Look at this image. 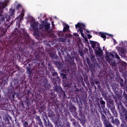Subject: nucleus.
Masks as SVG:
<instances>
[{
    "mask_svg": "<svg viewBox=\"0 0 127 127\" xmlns=\"http://www.w3.org/2000/svg\"><path fill=\"white\" fill-rule=\"evenodd\" d=\"M117 109L119 111L121 119L127 122V110L123 104L117 106Z\"/></svg>",
    "mask_w": 127,
    "mask_h": 127,
    "instance_id": "f257e3e1",
    "label": "nucleus"
},
{
    "mask_svg": "<svg viewBox=\"0 0 127 127\" xmlns=\"http://www.w3.org/2000/svg\"><path fill=\"white\" fill-rule=\"evenodd\" d=\"M122 97L123 95L121 94L117 95L116 97H114V99L117 106H120V105H123V103H122V102H121V101H122Z\"/></svg>",
    "mask_w": 127,
    "mask_h": 127,
    "instance_id": "f03ea898",
    "label": "nucleus"
},
{
    "mask_svg": "<svg viewBox=\"0 0 127 127\" xmlns=\"http://www.w3.org/2000/svg\"><path fill=\"white\" fill-rule=\"evenodd\" d=\"M121 102L124 104V105L127 108V94L126 93V90H124L123 95H122V98L121 99Z\"/></svg>",
    "mask_w": 127,
    "mask_h": 127,
    "instance_id": "7ed1b4c3",
    "label": "nucleus"
},
{
    "mask_svg": "<svg viewBox=\"0 0 127 127\" xmlns=\"http://www.w3.org/2000/svg\"><path fill=\"white\" fill-rule=\"evenodd\" d=\"M107 106L109 109H112L115 108V105H114V100L112 99H109L107 101Z\"/></svg>",
    "mask_w": 127,
    "mask_h": 127,
    "instance_id": "20e7f679",
    "label": "nucleus"
},
{
    "mask_svg": "<svg viewBox=\"0 0 127 127\" xmlns=\"http://www.w3.org/2000/svg\"><path fill=\"white\" fill-rule=\"evenodd\" d=\"M54 89L55 92H56L57 94H58L59 92L62 90V87L59 86H58V85H57V82H54Z\"/></svg>",
    "mask_w": 127,
    "mask_h": 127,
    "instance_id": "39448f33",
    "label": "nucleus"
},
{
    "mask_svg": "<svg viewBox=\"0 0 127 127\" xmlns=\"http://www.w3.org/2000/svg\"><path fill=\"white\" fill-rule=\"evenodd\" d=\"M78 29H83V30H84V29H85V28H86V25H85V24L83 23H80L78 22L77 23V24L76 25H75V28H78Z\"/></svg>",
    "mask_w": 127,
    "mask_h": 127,
    "instance_id": "423d86ee",
    "label": "nucleus"
},
{
    "mask_svg": "<svg viewBox=\"0 0 127 127\" xmlns=\"http://www.w3.org/2000/svg\"><path fill=\"white\" fill-rule=\"evenodd\" d=\"M111 120V123L113 124V125H115V126H117V127H119L120 126V120L118 119L117 118L114 119V117H111L110 118Z\"/></svg>",
    "mask_w": 127,
    "mask_h": 127,
    "instance_id": "0eeeda50",
    "label": "nucleus"
},
{
    "mask_svg": "<svg viewBox=\"0 0 127 127\" xmlns=\"http://www.w3.org/2000/svg\"><path fill=\"white\" fill-rule=\"evenodd\" d=\"M58 96L60 98H64V99H65L66 98V93L65 91L63 90V89L61 90V91L58 93Z\"/></svg>",
    "mask_w": 127,
    "mask_h": 127,
    "instance_id": "6e6552de",
    "label": "nucleus"
},
{
    "mask_svg": "<svg viewBox=\"0 0 127 127\" xmlns=\"http://www.w3.org/2000/svg\"><path fill=\"white\" fill-rule=\"evenodd\" d=\"M55 65L56 66V67H58V69H61V68H62V67L63 66V64H62V63L60 62H55V61H53Z\"/></svg>",
    "mask_w": 127,
    "mask_h": 127,
    "instance_id": "1a4fd4ad",
    "label": "nucleus"
},
{
    "mask_svg": "<svg viewBox=\"0 0 127 127\" xmlns=\"http://www.w3.org/2000/svg\"><path fill=\"white\" fill-rule=\"evenodd\" d=\"M101 120L104 125H106V124H108V123H110V121L107 120V117H106V116L102 113H101Z\"/></svg>",
    "mask_w": 127,
    "mask_h": 127,
    "instance_id": "9d476101",
    "label": "nucleus"
},
{
    "mask_svg": "<svg viewBox=\"0 0 127 127\" xmlns=\"http://www.w3.org/2000/svg\"><path fill=\"white\" fill-rule=\"evenodd\" d=\"M97 35H99V36H101V37H102V38H103V40L105 41V40H106V39H107V36L106 35H107V33H103V32H98V33H96Z\"/></svg>",
    "mask_w": 127,
    "mask_h": 127,
    "instance_id": "9b49d317",
    "label": "nucleus"
},
{
    "mask_svg": "<svg viewBox=\"0 0 127 127\" xmlns=\"http://www.w3.org/2000/svg\"><path fill=\"white\" fill-rule=\"evenodd\" d=\"M61 70H62L63 73H68V72H69V66L68 65H66V66L64 67L63 65Z\"/></svg>",
    "mask_w": 127,
    "mask_h": 127,
    "instance_id": "f8f14e48",
    "label": "nucleus"
},
{
    "mask_svg": "<svg viewBox=\"0 0 127 127\" xmlns=\"http://www.w3.org/2000/svg\"><path fill=\"white\" fill-rule=\"evenodd\" d=\"M23 38L22 37H16L15 38V40L16 41V43H23V41H22Z\"/></svg>",
    "mask_w": 127,
    "mask_h": 127,
    "instance_id": "ddd939ff",
    "label": "nucleus"
},
{
    "mask_svg": "<svg viewBox=\"0 0 127 127\" xmlns=\"http://www.w3.org/2000/svg\"><path fill=\"white\" fill-rule=\"evenodd\" d=\"M100 103L101 105L102 110H104L106 105V102L104 100H103V98L102 97L100 98Z\"/></svg>",
    "mask_w": 127,
    "mask_h": 127,
    "instance_id": "4468645a",
    "label": "nucleus"
},
{
    "mask_svg": "<svg viewBox=\"0 0 127 127\" xmlns=\"http://www.w3.org/2000/svg\"><path fill=\"white\" fill-rule=\"evenodd\" d=\"M44 29L46 31L49 30V29H50V23L46 22L45 24H44Z\"/></svg>",
    "mask_w": 127,
    "mask_h": 127,
    "instance_id": "2eb2a0df",
    "label": "nucleus"
},
{
    "mask_svg": "<svg viewBox=\"0 0 127 127\" xmlns=\"http://www.w3.org/2000/svg\"><path fill=\"white\" fill-rule=\"evenodd\" d=\"M16 10H18V12H19V11H20V10H22V11H23V8L22 7V5H21V4L18 3L17 4V5H16Z\"/></svg>",
    "mask_w": 127,
    "mask_h": 127,
    "instance_id": "dca6fc26",
    "label": "nucleus"
},
{
    "mask_svg": "<svg viewBox=\"0 0 127 127\" xmlns=\"http://www.w3.org/2000/svg\"><path fill=\"white\" fill-rule=\"evenodd\" d=\"M96 55H98V56H103V51L99 48L98 51L97 50H95Z\"/></svg>",
    "mask_w": 127,
    "mask_h": 127,
    "instance_id": "f3484780",
    "label": "nucleus"
},
{
    "mask_svg": "<svg viewBox=\"0 0 127 127\" xmlns=\"http://www.w3.org/2000/svg\"><path fill=\"white\" fill-rule=\"evenodd\" d=\"M6 5H7L4 2H2L0 3V11H2V10H3V8H5V7H6Z\"/></svg>",
    "mask_w": 127,
    "mask_h": 127,
    "instance_id": "a211bd4d",
    "label": "nucleus"
},
{
    "mask_svg": "<svg viewBox=\"0 0 127 127\" xmlns=\"http://www.w3.org/2000/svg\"><path fill=\"white\" fill-rule=\"evenodd\" d=\"M50 57L52 60H54V59H56L57 60L58 58H59L58 56L54 53L50 54Z\"/></svg>",
    "mask_w": 127,
    "mask_h": 127,
    "instance_id": "6ab92c4d",
    "label": "nucleus"
},
{
    "mask_svg": "<svg viewBox=\"0 0 127 127\" xmlns=\"http://www.w3.org/2000/svg\"><path fill=\"white\" fill-rule=\"evenodd\" d=\"M119 83L120 84L121 87H122V88H123L124 90H125V88L126 87H125V84H124V79L121 77H119Z\"/></svg>",
    "mask_w": 127,
    "mask_h": 127,
    "instance_id": "aec40b11",
    "label": "nucleus"
},
{
    "mask_svg": "<svg viewBox=\"0 0 127 127\" xmlns=\"http://www.w3.org/2000/svg\"><path fill=\"white\" fill-rule=\"evenodd\" d=\"M108 63L110 64V66H111L112 69H115L116 68V63H115V62H113V60H109Z\"/></svg>",
    "mask_w": 127,
    "mask_h": 127,
    "instance_id": "412c9836",
    "label": "nucleus"
},
{
    "mask_svg": "<svg viewBox=\"0 0 127 127\" xmlns=\"http://www.w3.org/2000/svg\"><path fill=\"white\" fill-rule=\"evenodd\" d=\"M110 110L112 112L113 115L114 116V117H116V118H117V117H118V113L117 112V110H116V107L111 108Z\"/></svg>",
    "mask_w": 127,
    "mask_h": 127,
    "instance_id": "4be33fe9",
    "label": "nucleus"
},
{
    "mask_svg": "<svg viewBox=\"0 0 127 127\" xmlns=\"http://www.w3.org/2000/svg\"><path fill=\"white\" fill-rule=\"evenodd\" d=\"M43 120H44V124L45 126H46V127H53V125H52V124L49 122V121H48V122L47 124V121H46V120H45V118H44Z\"/></svg>",
    "mask_w": 127,
    "mask_h": 127,
    "instance_id": "5701e85b",
    "label": "nucleus"
},
{
    "mask_svg": "<svg viewBox=\"0 0 127 127\" xmlns=\"http://www.w3.org/2000/svg\"><path fill=\"white\" fill-rule=\"evenodd\" d=\"M14 11H15V8L12 9V7H11L9 9V14L10 16H13V15H15Z\"/></svg>",
    "mask_w": 127,
    "mask_h": 127,
    "instance_id": "b1692460",
    "label": "nucleus"
},
{
    "mask_svg": "<svg viewBox=\"0 0 127 127\" xmlns=\"http://www.w3.org/2000/svg\"><path fill=\"white\" fill-rule=\"evenodd\" d=\"M4 19H5L6 20V21H7V22H8V21H9V20H10V19H11V18H10V15H6L5 18H4V17L2 18H1L2 22H3V21H4Z\"/></svg>",
    "mask_w": 127,
    "mask_h": 127,
    "instance_id": "393cba45",
    "label": "nucleus"
},
{
    "mask_svg": "<svg viewBox=\"0 0 127 127\" xmlns=\"http://www.w3.org/2000/svg\"><path fill=\"white\" fill-rule=\"evenodd\" d=\"M48 69L49 70V71L51 72H53L54 70H55L54 68H53V66L52 65V64H51V63H49L48 64Z\"/></svg>",
    "mask_w": 127,
    "mask_h": 127,
    "instance_id": "a878e982",
    "label": "nucleus"
},
{
    "mask_svg": "<svg viewBox=\"0 0 127 127\" xmlns=\"http://www.w3.org/2000/svg\"><path fill=\"white\" fill-rule=\"evenodd\" d=\"M26 71L29 75V76H31L32 75V69L30 67H26Z\"/></svg>",
    "mask_w": 127,
    "mask_h": 127,
    "instance_id": "bb28decb",
    "label": "nucleus"
},
{
    "mask_svg": "<svg viewBox=\"0 0 127 127\" xmlns=\"http://www.w3.org/2000/svg\"><path fill=\"white\" fill-rule=\"evenodd\" d=\"M23 32L24 33V39H25V40H28V39H29V35H28V34L25 32V30H23Z\"/></svg>",
    "mask_w": 127,
    "mask_h": 127,
    "instance_id": "cd10ccee",
    "label": "nucleus"
},
{
    "mask_svg": "<svg viewBox=\"0 0 127 127\" xmlns=\"http://www.w3.org/2000/svg\"><path fill=\"white\" fill-rule=\"evenodd\" d=\"M69 28H70V26H69V25H68V24L64 25V29H63V32H67L68 31V30H69Z\"/></svg>",
    "mask_w": 127,
    "mask_h": 127,
    "instance_id": "c85d7f7f",
    "label": "nucleus"
},
{
    "mask_svg": "<svg viewBox=\"0 0 127 127\" xmlns=\"http://www.w3.org/2000/svg\"><path fill=\"white\" fill-rule=\"evenodd\" d=\"M90 60L93 63H96L97 62V59H96V57L94 55L90 56Z\"/></svg>",
    "mask_w": 127,
    "mask_h": 127,
    "instance_id": "c756f323",
    "label": "nucleus"
},
{
    "mask_svg": "<svg viewBox=\"0 0 127 127\" xmlns=\"http://www.w3.org/2000/svg\"><path fill=\"white\" fill-rule=\"evenodd\" d=\"M23 16H24V13H23V12H22L21 14L18 16V17L17 18V19H18V20H19L20 21H21L23 20Z\"/></svg>",
    "mask_w": 127,
    "mask_h": 127,
    "instance_id": "7c9ffc66",
    "label": "nucleus"
},
{
    "mask_svg": "<svg viewBox=\"0 0 127 127\" xmlns=\"http://www.w3.org/2000/svg\"><path fill=\"white\" fill-rule=\"evenodd\" d=\"M90 43L91 44V47L95 50L96 48V45H97V42L91 41Z\"/></svg>",
    "mask_w": 127,
    "mask_h": 127,
    "instance_id": "2f4dec72",
    "label": "nucleus"
},
{
    "mask_svg": "<svg viewBox=\"0 0 127 127\" xmlns=\"http://www.w3.org/2000/svg\"><path fill=\"white\" fill-rule=\"evenodd\" d=\"M121 119L122 121V123L121 124V126L122 127H127V121H125V120H123V119Z\"/></svg>",
    "mask_w": 127,
    "mask_h": 127,
    "instance_id": "473e14b6",
    "label": "nucleus"
},
{
    "mask_svg": "<svg viewBox=\"0 0 127 127\" xmlns=\"http://www.w3.org/2000/svg\"><path fill=\"white\" fill-rule=\"evenodd\" d=\"M38 25L37 23H36V22H34V23H33V24H32V27L33 29H38V28H37Z\"/></svg>",
    "mask_w": 127,
    "mask_h": 127,
    "instance_id": "72a5a7b5",
    "label": "nucleus"
},
{
    "mask_svg": "<svg viewBox=\"0 0 127 127\" xmlns=\"http://www.w3.org/2000/svg\"><path fill=\"white\" fill-rule=\"evenodd\" d=\"M51 73L53 77H56L57 76H58V73H57L55 70L51 72Z\"/></svg>",
    "mask_w": 127,
    "mask_h": 127,
    "instance_id": "f704fd0d",
    "label": "nucleus"
},
{
    "mask_svg": "<svg viewBox=\"0 0 127 127\" xmlns=\"http://www.w3.org/2000/svg\"><path fill=\"white\" fill-rule=\"evenodd\" d=\"M12 23H13V21H12L11 22L9 23L8 24L6 23H4V25L5 27H6V28H8V27H9V26H10V25Z\"/></svg>",
    "mask_w": 127,
    "mask_h": 127,
    "instance_id": "c9c22d12",
    "label": "nucleus"
},
{
    "mask_svg": "<svg viewBox=\"0 0 127 127\" xmlns=\"http://www.w3.org/2000/svg\"><path fill=\"white\" fill-rule=\"evenodd\" d=\"M78 31L80 32L82 37H83V38H85V35L84 34V33H83V32H84V30L83 29H81L80 28V29H78Z\"/></svg>",
    "mask_w": 127,
    "mask_h": 127,
    "instance_id": "e433bc0d",
    "label": "nucleus"
},
{
    "mask_svg": "<svg viewBox=\"0 0 127 127\" xmlns=\"http://www.w3.org/2000/svg\"><path fill=\"white\" fill-rule=\"evenodd\" d=\"M69 64L70 66H76V64H75V61L74 60H71V61L69 62Z\"/></svg>",
    "mask_w": 127,
    "mask_h": 127,
    "instance_id": "4c0bfd02",
    "label": "nucleus"
},
{
    "mask_svg": "<svg viewBox=\"0 0 127 127\" xmlns=\"http://www.w3.org/2000/svg\"><path fill=\"white\" fill-rule=\"evenodd\" d=\"M34 30H35V32L34 33V35L37 37L39 36V32L38 31V29H36Z\"/></svg>",
    "mask_w": 127,
    "mask_h": 127,
    "instance_id": "58836bf2",
    "label": "nucleus"
},
{
    "mask_svg": "<svg viewBox=\"0 0 127 127\" xmlns=\"http://www.w3.org/2000/svg\"><path fill=\"white\" fill-rule=\"evenodd\" d=\"M60 76H61V77L62 78V79H67V77L66 76V74L61 73Z\"/></svg>",
    "mask_w": 127,
    "mask_h": 127,
    "instance_id": "ea45409f",
    "label": "nucleus"
},
{
    "mask_svg": "<svg viewBox=\"0 0 127 127\" xmlns=\"http://www.w3.org/2000/svg\"><path fill=\"white\" fill-rule=\"evenodd\" d=\"M90 112L91 114H95V108L92 105H90Z\"/></svg>",
    "mask_w": 127,
    "mask_h": 127,
    "instance_id": "a19ab883",
    "label": "nucleus"
},
{
    "mask_svg": "<svg viewBox=\"0 0 127 127\" xmlns=\"http://www.w3.org/2000/svg\"><path fill=\"white\" fill-rule=\"evenodd\" d=\"M80 81L82 86L85 88L86 87V85L85 84V83H84V81H83V77L82 76L80 78Z\"/></svg>",
    "mask_w": 127,
    "mask_h": 127,
    "instance_id": "79ce46f5",
    "label": "nucleus"
},
{
    "mask_svg": "<svg viewBox=\"0 0 127 127\" xmlns=\"http://www.w3.org/2000/svg\"><path fill=\"white\" fill-rule=\"evenodd\" d=\"M84 81L87 85H90V83H89V80L88 79V78L84 77Z\"/></svg>",
    "mask_w": 127,
    "mask_h": 127,
    "instance_id": "37998d69",
    "label": "nucleus"
},
{
    "mask_svg": "<svg viewBox=\"0 0 127 127\" xmlns=\"http://www.w3.org/2000/svg\"><path fill=\"white\" fill-rule=\"evenodd\" d=\"M39 119H38V121H39V125L40 127H43V125L42 124V122H41V120L39 118V117H38Z\"/></svg>",
    "mask_w": 127,
    "mask_h": 127,
    "instance_id": "c03bdc74",
    "label": "nucleus"
},
{
    "mask_svg": "<svg viewBox=\"0 0 127 127\" xmlns=\"http://www.w3.org/2000/svg\"><path fill=\"white\" fill-rule=\"evenodd\" d=\"M48 84V80L47 79H45L44 81V87H46V85Z\"/></svg>",
    "mask_w": 127,
    "mask_h": 127,
    "instance_id": "a18cd8bd",
    "label": "nucleus"
},
{
    "mask_svg": "<svg viewBox=\"0 0 127 127\" xmlns=\"http://www.w3.org/2000/svg\"><path fill=\"white\" fill-rule=\"evenodd\" d=\"M89 52L90 56L94 55V53L93 52V49H92L91 48H89Z\"/></svg>",
    "mask_w": 127,
    "mask_h": 127,
    "instance_id": "49530a36",
    "label": "nucleus"
},
{
    "mask_svg": "<svg viewBox=\"0 0 127 127\" xmlns=\"http://www.w3.org/2000/svg\"><path fill=\"white\" fill-rule=\"evenodd\" d=\"M86 63L88 64V65H90L91 64V61H90V59L89 58H86Z\"/></svg>",
    "mask_w": 127,
    "mask_h": 127,
    "instance_id": "de8ad7c7",
    "label": "nucleus"
},
{
    "mask_svg": "<svg viewBox=\"0 0 127 127\" xmlns=\"http://www.w3.org/2000/svg\"><path fill=\"white\" fill-rule=\"evenodd\" d=\"M115 58H116L118 60H121V58H120V56H119L117 53H115Z\"/></svg>",
    "mask_w": 127,
    "mask_h": 127,
    "instance_id": "09e8293b",
    "label": "nucleus"
},
{
    "mask_svg": "<svg viewBox=\"0 0 127 127\" xmlns=\"http://www.w3.org/2000/svg\"><path fill=\"white\" fill-rule=\"evenodd\" d=\"M89 68H90V69H94L95 68V64H90L89 65H88Z\"/></svg>",
    "mask_w": 127,
    "mask_h": 127,
    "instance_id": "8fccbe9b",
    "label": "nucleus"
},
{
    "mask_svg": "<svg viewBox=\"0 0 127 127\" xmlns=\"http://www.w3.org/2000/svg\"><path fill=\"white\" fill-rule=\"evenodd\" d=\"M115 53H116V52H112V53H110V56L112 57V58H115Z\"/></svg>",
    "mask_w": 127,
    "mask_h": 127,
    "instance_id": "3c124183",
    "label": "nucleus"
},
{
    "mask_svg": "<svg viewBox=\"0 0 127 127\" xmlns=\"http://www.w3.org/2000/svg\"><path fill=\"white\" fill-rule=\"evenodd\" d=\"M78 53H79L81 57H84V53L82 51H79Z\"/></svg>",
    "mask_w": 127,
    "mask_h": 127,
    "instance_id": "603ef678",
    "label": "nucleus"
},
{
    "mask_svg": "<svg viewBox=\"0 0 127 127\" xmlns=\"http://www.w3.org/2000/svg\"><path fill=\"white\" fill-rule=\"evenodd\" d=\"M56 77H57L55 78L56 81L55 82H56V83H57V81L58 82H59V81H60V77L59 76H58V75Z\"/></svg>",
    "mask_w": 127,
    "mask_h": 127,
    "instance_id": "864d4df0",
    "label": "nucleus"
},
{
    "mask_svg": "<svg viewBox=\"0 0 127 127\" xmlns=\"http://www.w3.org/2000/svg\"><path fill=\"white\" fill-rule=\"evenodd\" d=\"M23 126L24 127H28V123L27 122H24L23 123Z\"/></svg>",
    "mask_w": 127,
    "mask_h": 127,
    "instance_id": "5fc2aeb1",
    "label": "nucleus"
},
{
    "mask_svg": "<svg viewBox=\"0 0 127 127\" xmlns=\"http://www.w3.org/2000/svg\"><path fill=\"white\" fill-rule=\"evenodd\" d=\"M44 28V24H40L39 29H43Z\"/></svg>",
    "mask_w": 127,
    "mask_h": 127,
    "instance_id": "6e6d98bb",
    "label": "nucleus"
},
{
    "mask_svg": "<svg viewBox=\"0 0 127 127\" xmlns=\"http://www.w3.org/2000/svg\"><path fill=\"white\" fill-rule=\"evenodd\" d=\"M6 29H2V32H3V34H6Z\"/></svg>",
    "mask_w": 127,
    "mask_h": 127,
    "instance_id": "4d7b16f0",
    "label": "nucleus"
},
{
    "mask_svg": "<svg viewBox=\"0 0 127 127\" xmlns=\"http://www.w3.org/2000/svg\"><path fill=\"white\" fill-rule=\"evenodd\" d=\"M5 121L7 124H9V119H8V118L6 117L5 119Z\"/></svg>",
    "mask_w": 127,
    "mask_h": 127,
    "instance_id": "13d9d810",
    "label": "nucleus"
},
{
    "mask_svg": "<svg viewBox=\"0 0 127 127\" xmlns=\"http://www.w3.org/2000/svg\"><path fill=\"white\" fill-rule=\"evenodd\" d=\"M96 50H97V49H99V48H100V44H99L97 42L96 43Z\"/></svg>",
    "mask_w": 127,
    "mask_h": 127,
    "instance_id": "bf43d9fd",
    "label": "nucleus"
},
{
    "mask_svg": "<svg viewBox=\"0 0 127 127\" xmlns=\"http://www.w3.org/2000/svg\"><path fill=\"white\" fill-rule=\"evenodd\" d=\"M35 57L36 59H37V60H38V59H39V57H40V56H39V55H35Z\"/></svg>",
    "mask_w": 127,
    "mask_h": 127,
    "instance_id": "052dcab7",
    "label": "nucleus"
},
{
    "mask_svg": "<svg viewBox=\"0 0 127 127\" xmlns=\"http://www.w3.org/2000/svg\"><path fill=\"white\" fill-rule=\"evenodd\" d=\"M79 121H80L81 124H82V125H84V124H85V120L79 119Z\"/></svg>",
    "mask_w": 127,
    "mask_h": 127,
    "instance_id": "680f3d73",
    "label": "nucleus"
},
{
    "mask_svg": "<svg viewBox=\"0 0 127 127\" xmlns=\"http://www.w3.org/2000/svg\"><path fill=\"white\" fill-rule=\"evenodd\" d=\"M122 65H123V66H124V67H126V66H127V63L124 62L122 63Z\"/></svg>",
    "mask_w": 127,
    "mask_h": 127,
    "instance_id": "e2e57ef3",
    "label": "nucleus"
},
{
    "mask_svg": "<svg viewBox=\"0 0 127 127\" xmlns=\"http://www.w3.org/2000/svg\"><path fill=\"white\" fill-rule=\"evenodd\" d=\"M89 52V50L88 49V48H85L84 49V52H85V53H88V52Z\"/></svg>",
    "mask_w": 127,
    "mask_h": 127,
    "instance_id": "0e129e2a",
    "label": "nucleus"
},
{
    "mask_svg": "<svg viewBox=\"0 0 127 127\" xmlns=\"http://www.w3.org/2000/svg\"><path fill=\"white\" fill-rule=\"evenodd\" d=\"M79 115H81V116H82V108H79Z\"/></svg>",
    "mask_w": 127,
    "mask_h": 127,
    "instance_id": "69168bd1",
    "label": "nucleus"
},
{
    "mask_svg": "<svg viewBox=\"0 0 127 127\" xmlns=\"http://www.w3.org/2000/svg\"><path fill=\"white\" fill-rule=\"evenodd\" d=\"M90 84H91V86H92V87L95 86V82H94L93 81L91 82Z\"/></svg>",
    "mask_w": 127,
    "mask_h": 127,
    "instance_id": "338daca9",
    "label": "nucleus"
},
{
    "mask_svg": "<svg viewBox=\"0 0 127 127\" xmlns=\"http://www.w3.org/2000/svg\"><path fill=\"white\" fill-rule=\"evenodd\" d=\"M88 39H90V38H92V36L90 34H88L87 35Z\"/></svg>",
    "mask_w": 127,
    "mask_h": 127,
    "instance_id": "774afa93",
    "label": "nucleus"
}]
</instances>
